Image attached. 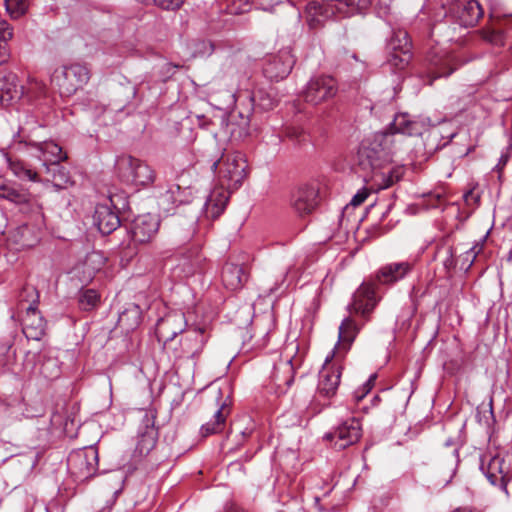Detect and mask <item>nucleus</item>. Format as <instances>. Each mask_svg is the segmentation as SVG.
Returning <instances> with one entry per match:
<instances>
[{
  "instance_id": "1",
  "label": "nucleus",
  "mask_w": 512,
  "mask_h": 512,
  "mask_svg": "<svg viewBox=\"0 0 512 512\" xmlns=\"http://www.w3.org/2000/svg\"><path fill=\"white\" fill-rule=\"evenodd\" d=\"M398 149L395 140L390 133H375L364 139L357 151L355 165L356 172L368 182L376 176H385L382 171L392 162L393 156Z\"/></svg>"
},
{
  "instance_id": "2",
  "label": "nucleus",
  "mask_w": 512,
  "mask_h": 512,
  "mask_svg": "<svg viewBox=\"0 0 512 512\" xmlns=\"http://www.w3.org/2000/svg\"><path fill=\"white\" fill-rule=\"evenodd\" d=\"M247 161L240 152L223 154L211 168L217 173L218 182L227 189L237 190L247 175Z\"/></svg>"
},
{
  "instance_id": "3",
  "label": "nucleus",
  "mask_w": 512,
  "mask_h": 512,
  "mask_svg": "<svg viewBox=\"0 0 512 512\" xmlns=\"http://www.w3.org/2000/svg\"><path fill=\"white\" fill-rule=\"evenodd\" d=\"M90 79V69L85 64L63 65L53 72L51 82L62 97H71L82 89Z\"/></svg>"
},
{
  "instance_id": "4",
  "label": "nucleus",
  "mask_w": 512,
  "mask_h": 512,
  "mask_svg": "<svg viewBox=\"0 0 512 512\" xmlns=\"http://www.w3.org/2000/svg\"><path fill=\"white\" fill-rule=\"evenodd\" d=\"M385 63L395 71H403L410 64L412 53V42L407 31L394 30L385 46Z\"/></svg>"
},
{
  "instance_id": "5",
  "label": "nucleus",
  "mask_w": 512,
  "mask_h": 512,
  "mask_svg": "<svg viewBox=\"0 0 512 512\" xmlns=\"http://www.w3.org/2000/svg\"><path fill=\"white\" fill-rule=\"evenodd\" d=\"M116 170L119 177L136 186H149L155 181V171L144 161L130 155L117 159Z\"/></svg>"
},
{
  "instance_id": "6",
  "label": "nucleus",
  "mask_w": 512,
  "mask_h": 512,
  "mask_svg": "<svg viewBox=\"0 0 512 512\" xmlns=\"http://www.w3.org/2000/svg\"><path fill=\"white\" fill-rule=\"evenodd\" d=\"M98 450L94 446H88L72 451L67 459V467L70 474L78 481H85L96 474L98 469Z\"/></svg>"
},
{
  "instance_id": "7",
  "label": "nucleus",
  "mask_w": 512,
  "mask_h": 512,
  "mask_svg": "<svg viewBox=\"0 0 512 512\" xmlns=\"http://www.w3.org/2000/svg\"><path fill=\"white\" fill-rule=\"evenodd\" d=\"M480 470L491 485L498 487L506 494L507 483L512 478V468L500 454H485L480 460Z\"/></svg>"
},
{
  "instance_id": "8",
  "label": "nucleus",
  "mask_w": 512,
  "mask_h": 512,
  "mask_svg": "<svg viewBox=\"0 0 512 512\" xmlns=\"http://www.w3.org/2000/svg\"><path fill=\"white\" fill-rule=\"evenodd\" d=\"M22 144L35 147L38 152L37 157L41 161L40 170H44L45 166H53L67 159L66 153L62 151L57 143L53 141L32 142L22 135V131L19 130L13 137L11 147L19 150Z\"/></svg>"
},
{
  "instance_id": "9",
  "label": "nucleus",
  "mask_w": 512,
  "mask_h": 512,
  "mask_svg": "<svg viewBox=\"0 0 512 512\" xmlns=\"http://www.w3.org/2000/svg\"><path fill=\"white\" fill-rule=\"evenodd\" d=\"M337 81L328 75L312 77L302 91L305 102L312 105H319L334 98L337 94Z\"/></svg>"
},
{
  "instance_id": "10",
  "label": "nucleus",
  "mask_w": 512,
  "mask_h": 512,
  "mask_svg": "<svg viewBox=\"0 0 512 512\" xmlns=\"http://www.w3.org/2000/svg\"><path fill=\"white\" fill-rule=\"evenodd\" d=\"M362 435V426L357 418H349L341 422L331 432L325 435L335 449L343 450L359 441Z\"/></svg>"
},
{
  "instance_id": "11",
  "label": "nucleus",
  "mask_w": 512,
  "mask_h": 512,
  "mask_svg": "<svg viewBox=\"0 0 512 512\" xmlns=\"http://www.w3.org/2000/svg\"><path fill=\"white\" fill-rule=\"evenodd\" d=\"M295 64V58L289 48H283L278 53L270 55L263 67L264 75L270 80L278 81L287 77Z\"/></svg>"
},
{
  "instance_id": "12",
  "label": "nucleus",
  "mask_w": 512,
  "mask_h": 512,
  "mask_svg": "<svg viewBox=\"0 0 512 512\" xmlns=\"http://www.w3.org/2000/svg\"><path fill=\"white\" fill-rule=\"evenodd\" d=\"M483 16L477 0H455L450 4V18L461 27H472Z\"/></svg>"
},
{
  "instance_id": "13",
  "label": "nucleus",
  "mask_w": 512,
  "mask_h": 512,
  "mask_svg": "<svg viewBox=\"0 0 512 512\" xmlns=\"http://www.w3.org/2000/svg\"><path fill=\"white\" fill-rule=\"evenodd\" d=\"M377 304L375 286L371 282H363L355 291L348 311L362 316L366 321Z\"/></svg>"
},
{
  "instance_id": "14",
  "label": "nucleus",
  "mask_w": 512,
  "mask_h": 512,
  "mask_svg": "<svg viewBox=\"0 0 512 512\" xmlns=\"http://www.w3.org/2000/svg\"><path fill=\"white\" fill-rule=\"evenodd\" d=\"M319 189L316 185L298 187L291 196V206L300 216L312 213L318 205Z\"/></svg>"
},
{
  "instance_id": "15",
  "label": "nucleus",
  "mask_w": 512,
  "mask_h": 512,
  "mask_svg": "<svg viewBox=\"0 0 512 512\" xmlns=\"http://www.w3.org/2000/svg\"><path fill=\"white\" fill-rule=\"evenodd\" d=\"M340 378L341 366L331 363L330 357H327L319 371L318 393L327 398L334 396L340 384Z\"/></svg>"
},
{
  "instance_id": "16",
  "label": "nucleus",
  "mask_w": 512,
  "mask_h": 512,
  "mask_svg": "<svg viewBox=\"0 0 512 512\" xmlns=\"http://www.w3.org/2000/svg\"><path fill=\"white\" fill-rule=\"evenodd\" d=\"M160 220L150 213L137 216L131 226L134 242L145 244L150 242L158 232Z\"/></svg>"
},
{
  "instance_id": "17",
  "label": "nucleus",
  "mask_w": 512,
  "mask_h": 512,
  "mask_svg": "<svg viewBox=\"0 0 512 512\" xmlns=\"http://www.w3.org/2000/svg\"><path fill=\"white\" fill-rule=\"evenodd\" d=\"M205 257L202 255L198 247H192L183 253L179 259L178 264L174 268V273L178 277H190L196 273L204 271Z\"/></svg>"
},
{
  "instance_id": "18",
  "label": "nucleus",
  "mask_w": 512,
  "mask_h": 512,
  "mask_svg": "<svg viewBox=\"0 0 512 512\" xmlns=\"http://www.w3.org/2000/svg\"><path fill=\"white\" fill-rule=\"evenodd\" d=\"M185 318L181 313H169L156 324L155 334L159 341L167 343L184 331Z\"/></svg>"
},
{
  "instance_id": "19",
  "label": "nucleus",
  "mask_w": 512,
  "mask_h": 512,
  "mask_svg": "<svg viewBox=\"0 0 512 512\" xmlns=\"http://www.w3.org/2000/svg\"><path fill=\"white\" fill-rule=\"evenodd\" d=\"M46 322L37 309V300L26 308L23 319V333L27 339L39 341L45 335Z\"/></svg>"
},
{
  "instance_id": "20",
  "label": "nucleus",
  "mask_w": 512,
  "mask_h": 512,
  "mask_svg": "<svg viewBox=\"0 0 512 512\" xmlns=\"http://www.w3.org/2000/svg\"><path fill=\"white\" fill-rule=\"evenodd\" d=\"M93 220L98 230L104 235L112 233L120 226L118 212L108 203H102L96 206Z\"/></svg>"
},
{
  "instance_id": "21",
  "label": "nucleus",
  "mask_w": 512,
  "mask_h": 512,
  "mask_svg": "<svg viewBox=\"0 0 512 512\" xmlns=\"http://www.w3.org/2000/svg\"><path fill=\"white\" fill-rule=\"evenodd\" d=\"M24 96V86L14 73L0 75V104L8 106Z\"/></svg>"
},
{
  "instance_id": "22",
  "label": "nucleus",
  "mask_w": 512,
  "mask_h": 512,
  "mask_svg": "<svg viewBox=\"0 0 512 512\" xmlns=\"http://www.w3.org/2000/svg\"><path fill=\"white\" fill-rule=\"evenodd\" d=\"M422 131L423 124L420 121L412 119V117L407 113H399L395 115L389 129L387 131H383L382 133H390L393 135L396 143L398 141L396 139V134L417 136L421 135Z\"/></svg>"
},
{
  "instance_id": "23",
  "label": "nucleus",
  "mask_w": 512,
  "mask_h": 512,
  "mask_svg": "<svg viewBox=\"0 0 512 512\" xmlns=\"http://www.w3.org/2000/svg\"><path fill=\"white\" fill-rule=\"evenodd\" d=\"M233 191L220 184L219 187H215L208 195L204 204L206 216L212 219L218 218L225 210L229 195Z\"/></svg>"
},
{
  "instance_id": "24",
  "label": "nucleus",
  "mask_w": 512,
  "mask_h": 512,
  "mask_svg": "<svg viewBox=\"0 0 512 512\" xmlns=\"http://www.w3.org/2000/svg\"><path fill=\"white\" fill-rule=\"evenodd\" d=\"M412 268L413 263L408 261L389 263L378 270L376 279L380 284H393L403 279Z\"/></svg>"
},
{
  "instance_id": "25",
  "label": "nucleus",
  "mask_w": 512,
  "mask_h": 512,
  "mask_svg": "<svg viewBox=\"0 0 512 512\" xmlns=\"http://www.w3.org/2000/svg\"><path fill=\"white\" fill-rule=\"evenodd\" d=\"M221 277L226 289L236 291L244 286L248 279V273L244 266L227 262L222 268Z\"/></svg>"
},
{
  "instance_id": "26",
  "label": "nucleus",
  "mask_w": 512,
  "mask_h": 512,
  "mask_svg": "<svg viewBox=\"0 0 512 512\" xmlns=\"http://www.w3.org/2000/svg\"><path fill=\"white\" fill-rule=\"evenodd\" d=\"M426 59L431 69H435V71H431L434 74L433 78L429 81L431 85L433 80L444 77L448 73L447 50L444 47H440L438 43L431 45Z\"/></svg>"
},
{
  "instance_id": "27",
  "label": "nucleus",
  "mask_w": 512,
  "mask_h": 512,
  "mask_svg": "<svg viewBox=\"0 0 512 512\" xmlns=\"http://www.w3.org/2000/svg\"><path fill=\"white\" fill-rule=\"evenodd\" d=\"M39 173L57 189H66L74 183L69 171L61 165V162L53 166H45V169L39 170Z\"/></svg>"
},
{
  "instance_id": "28",
  "label": "nucleus",
  "mask_w": 512,
  "mask_h": 512,
  "mask_svg": "<svg viewBox=\"0 0 512 512\" xmlns=\"http://www.w3.org/2000/svg\"><path fill=\"white\" fill-rule=\"evenodd\" d=\"M207 341L203 328H195L186 331L181 340L182 349L191 357H195L201 353Z\"/></svg>"
},
{
  "instance_id": "29",
  "label": "nucleus",
  "mask_w": 512,
  "mask_h": 512,
  "mask_svg": "<svg viewBox=\"0 0 512 512\" xmlns=\"http://www.w3.org/2000/svg\"><path fill=\"white\" fill-rule=\"evenodd\" d=\"M359 331L360 327L356 324L353 318L346 317L343 319L339 326V341L336 348L347 351L355 340Z\"/></svg>"
},
{
  "instance_id": "30",
  "label": "nucleus",
  "mask_w": 512,
  "mask_h": 512,
  "mask_svg": "<svg viewBox=\"0 0 512 512\" xmlns=\"http://www.w3.org/2000/svg\"><path fill=\"white\" fill-rule=\"evenodd\" d=\"M136 96V87L127 85L121 86L116 91V97L108 104L105 110L110 112H123L129 105L132 99Z\"/></svg>"
},
{
  "instance_id": "31",
  "label": "nucleus",
  "mask_w": 512,
  "mask_h": 512,
  "mask_svg": "<svg viewBox=\"0 0 512 512\" xmlns=\"http://www.w3.org/2000/svg\"><path fill=\"white\" fill-rule=\"evenodd\" d=\"M227 414L228 411L225 408V405L222 404L214 413L213 420L201 426V435L203 437H208L210 435L222 432L225 428Z\"/></svg>"
},
{
  "instance_id": "32",
  "label": "nucleus",
  "mask_w": 512,
  "mask_h": 512,
  "mask_svg": "<svg viewBox=\"0 0 512 512\" xmlns=\"http://www.w3.org/2000/svg\"><path fill=\"white\" fill-rule=\"evenodd\" d=\"M0 197L16 204H22L28 202L29 193L18 184L7 183L0 185Z\"/></svg>"
},
{
  "instance_id": "33",
  "label": "nucleus",
  "mask_w": 512,
  "mask_h": 512,
  "mask_svg": "<svg viewBox=\"0 0 512 512\" xmlns=\"http://www.w3.org/2000/svg\"><path fill=\"white\" fill-rule=\"evenodd\" d=\"M119 323L127 329H134L141 322V309L137 304H131L120 315Z\"/></svg>"
},
{
  "instance_id": "34",
  "label": "nucleus",
  "mask_w": 512,
  "mask_h": 512,
  "mask_svg": "<svg viewBox=\"0 0 512 512\" xmlns=\"http://www.w3.org/2000/svg\"><path fill=\"white\" fill-rule=\"evenodd\" d=\"M156 445V436L153 430L146 431L145 433L141 434L138 438L135 450H134V456L143 457L149 454V452L155 447Z\"/></svg>"
},
{
  "instance_id": "35",
  "label": "nucleus",
  "mask_w": 512,
  "mask_h": 512,
  "mask_svg": "<svg viewBox=\"0 0 512 512\" xmlns=\"http://www.w3.org/2000/svg\"><path fill=\"white\" fill-rule=\"evenodd\" d=\"M99 294L94 289H86L79 295V306L84 311H90L99 303Z\"/></svg>"
},
{
  "instance_id": "36",
  "label": "nucleus",
  "mask_w": 512,
  "mask_h": 512,
  "mask_svg": "<svg viewBox=\"0 0 512 512\" xmlns=\"http://www.w3.org/2000/svg\"><path fill=\"white\" fill-rule=\"evenodd\" d=\"M46 85L35 78H29L27 85L24 86V95L29 99H37L46 94Z\"/></svg>"
},
{
  "instance_id": "37",
  "label": "nucleus",
  "mask_w": 512,
  "mask_h": 512,
  "mask_svg": "<svg viewBox=\"0 0 512 512\" xmlns=\"http://www.w3.org/2000/svg\"><path fill=\"white\" fill-rule=\"evenodd\" d=\"M6 10L13 18H19L25 14L27 4L25 0H5Z\"/></svg>"
},
{
  "instance_id": "38",
  "label": "nucleus",
  "mask_w": 512,
  "mask_h": 512,
  "mask_svg": "<svg viewBox=\"0 0 512 512\" xmlns=\"http://www.w3.org/2000/svg\"><path fill=\"white\" fill-rule=\"evenodd\" d=\"M215 50V45L210 40H197L194 42L193 55L204 57L210 56Z\"/></svg>"
},
{
  "instance_id": "39",
  "label": "nucleus",
  "mask_w": 512,
  "mask_h": 512,
  "mask_svg": "<svg viewBox=\"0 0 512 512\" xmlns=\"http://www.w3.org/2000/svg\"><path fill=\"white\" fill-rule=\"evenodd\" d=\"M41 372L46 378L53 379L58 377L60 369L54 359H47L41 366Z\"/></svg>"
},
{
  "instance_id": "40",
  "label": "nucleus",
  "mask_w": 512,
  "mask_h": 512,
  "mask_svg": "<svg viewBox=\"0 0 512 512\" xmlns=\"http://www.w3.org/2000/svg\"><path fill=\"white\" fill-rule=\"evenodd\" d=\"M511 150H512V143H508V145L501 152L498 163L495 165V167L493 169L494 171L498 172L499 180H501L503 169L510 159Z\"/></svg>"
},
{
  "instance_id": "41",
  "label": "nucleus",
  "mask_w": 512,
  "mask_h": 512,
  "mask_svg": "<svg viewBox=\"0 0 512 512\" xmlns=\"http://www.w3.org/2000/svg\"><path fill=\"white\" fill-rule=\"evenodd\" d=\"M181 188L179 185H172L166 193L162 196V199L171 204L181 203L182 199H180L177 195L180 194Z\"/></svg>"
},
{
  "instance_id": "42",
  "label": "nucleus",
  "mask_w": 512,
  "mask_h": 512,
  "mask_svg": "<svg viewBox=\"0 0 512 512\" xmlns=\"http://www.w3.org/2000/svg\"><path fill=\"white\" fill-rule=\"evenodd\" d=\"M185 0H152L151 3L166 10H176L181 7Z\"/></svg>"
},
{
  "instance_id": "43",
  "label": "nucleus",
  "mask_w": 512,
  "mask_h": 512,
  "mask_svg": "<svg viewBox=\"0 0 512 512\" xmlns=\"http://www.w3.org/2000/svg\"><path fill=\"white\" fill-rule=\"evenodd\" d=\"M427 291H428L427 287L423 288V287H416V286H414L412 288V291L410 293V297H411V300H412V302L414 303V305L416 307L420 304L422 298L426 295Z\"/></svg>"
},
{
  "instance_id": "44",
  "label": "nucleus",
  "mask_w": 512,
  "mask_h": 512,
  "mask_svg": "<svg viewBox=\"0 0 512 512\" xmlns=\"http://www.w3.org/2000/svg\"><path fill=\"white\" fill-rule=\"evenodd\" d=\"M12 37L13 31L10 25L4 20H0V40H11Z\"/></svg>"
},
{
  "instance_id": "45",
  "label": "nucleus",
  "mask_w": 512,
  "mask_h": 512,
  "mask_svg": "<svg viewBox=\"0 0 512 512\" xmlns=\"http://www.w3.org/2000/svg\"><path fill=\"white\" fill-rule=\"evenodd\" d=\"M434 259L440 260L441 263L444 265V267H447V265H448V248L445 246V244H443L437 248Z\"/></svg>"
},
{
  "instance_id": "46",
  "label": "nucleus",
  "mask_w": 512,
  "mask_h": 512,
  "mask_svg": "<svg viewBox=\"0 0 512 512\" xmlns=\"http://www.w3.org/2000/svg\"><path fill=\"white\" fill-rule=\"evenodd\" d=\"M369 191L365 188L359 190L351 199L350 204L352 206H359L361 205L368 197Z\"/></svg>"
},
{
  "instance_id": "47",
  "label": "nucleus",
  "mask_w": 512,
  "mask_h": 512,
  "mask_svg": "<svg viewBox=\"0 0 512 512\" xmlns=\"http://www.w3.org/2000/svg\"><path fill=\"white\" fill-rule=\"evenodd\" d=\"M8 41L9 40H0V65L7 63L10 58Z\"/></svg>"
},
{
  "instance_id": "48",
  "label": "nucleus",
  "mask_w": 512,
  "mask_h": 512,
  "mask_svg": "<svg viewBox=\"0 0 512 512\" xmlns=\"http://www.w3.org/2000/svg\"><path fill=\"white\" fill-rule=\"evenodd\" d=\"M460 292H457V295L454 296L453 298L450 297V307L451 306H454L455 307V315H456V322L458 325H461V322H462V315H461V311L459 309L460 305H459V302H460Z\"/></svg>"
},
{
  "instance_id": "49",
  "label": "nucleus",
  "mask_w": 512,
  "mask_h": 512,
  "mask_svg": "<svg viewBox=\"0 0 512 512\" xmlns=\"http://www.w3.org/2000/svg\"><path fill=\"white\" fill-rule=\"evenodd\" d=\"M462 198L465 201V203L469 206L479 201V196L475 195L472 190L466 191L462 195Z\"/></svg>"
},
{
  "instance_id": "50",
  "label": "nucleus",
  "mask_w": 512,
  "mask_h": 512,
  "mask_svg": "<svg viewBox=\"0 0 512 512\" xmlns=\"http://www.w3.org/2000/svg\"><path fill=\"white\" fill-rule=\"evenodd\" d=\"M483 408H487V412L489 413V416L485 417V423L486 425H490V423L494 422V414H493V407H492V399H490L489 403L487 405H483Z\"/></svg>"
},
{
  "instance_id": "51",
  "label": "nucleus",
  "mask_w": 512,
  "mask_h": 512,
  "mask_svg": "<svg viewBox=\"0 0 512 512\" xmlns=\"http://www.w3.org/2000/svg\"><path fill=\"white\" fill-rule=\"evenodd\" d=\"M223 512H248V511L235 503H228L225 505Z\"/></svg>"
},
{
  "instance_id": "52",
  "label": "nucleus",
  "mask_w": 512,
  "mask_h": 512,
  "mask_svg": "<svg viewBox=\"0 0 512 512\" xmlns=\"http://www.w3.org/2000/svg\"><path fill=\"white\" fill-rule=\"evenodd\" d=\"M376 378V374H372L369 377V379L363 384L361 390L365 391L368 394L370 390L373 388Z\"/></svg>"
},
{
  "instance_id": "53",
  "label": "nucleus",
  "mask_w": 512,
  "mask_h": 512,
  "mask_svg": "<svg viewBox=\"0 0 512 512\" xmlns=\"http://www.w3.org/2000/svg\"><path fill=\"white\" fill-rule=\"evenodd\" d=\"M376 378V374H372L369 377V379L363 384L361 390L365 391L368 394L370 390L373 388Z\"/></svg>"
},
{
  "instance_id": "54",
  "label": "nucleus",
  "mask_w": 512,
  "mask_h": 512,
  "mask_svg": "<svg viewBox=\"0 0 512 512\" xmlns=\"http://www.w3.org/2000/svg\"><path fill=\"white\" fill-rule=\"evenodd\" d=\"M376 378V374H372L369 377V379L363 384L361 390L365 391L368 394L370 390L373 388Z\"/></svg>"
},
{
  "instance_id": "55",
  "label": "nucleus",
  "mask_w": 512,
  "mask_h": 512,
  "mask_svg": "<svg viewBox=\"0 0 512 512\" xmlns=\"http://www.w3.org/2000/svg\"><path fill=\"white\" fill-rule=\"evenodd\" d=\"M261 103L259 105L266 110L273 109V107L276 105V101L270 98H264L260 97Z\"/></svg>"
},
{
  "instance_id": "56",
  "label": "nucleus",
  "mask_w": 512,
  "mask_h": 512,
  "mask_svg": "<svg viewBox=\"0 0 512 512\" xmlns=\"http://www.w3.org/2000/svg\"><path fill=\"white\" fill-rule=\"evenodd\" d=\"M450 208H455L456 211H457V215L456 217L460 220V221H464L468 218L469 214L466 213L465 215H463L462 213H460V208H459V205L456 204V203H452L450 204Z\"/></svg>"
},
{
  "instance_id": "57",
  "label": "nucleus",
  "mask_w": 512,
  "mask_h": 512,
  "mask_svg": "<svg viewBox=\"0 0 512 512\" xmlns=\"http://www.w3.org/2000/svg\"><path fill=\"white\" fill-rule=\"evenodd\" d=\"M388 179L385 183V186H390L392 185L395 181H398L399 180V176L398 175H394V173L392 171H388Z\"/></svg>"
},
{
  "instance_id": "58",
  "label": "nucleus",
  "mask_w": 512,
  "mask_h": 512,
  "mask_svg": "<svg viewBox=\"0 0 512 512\" xmlns=\"http://www.w3.org/2000/svg\"><path fill=\"white\" fill-rule=\"evenodd\" d=\"M22 293H26L27 295H35L36 298L34 300L38 301V294L34 287H24ZM20 297H23V294H20Z\"/></svg>"
},
{
  "instance_id": "59",
  "label": "nucleus",
  "mask_w": 512,
  "mask_h": 512,
  "mask_svg": "<svg viewBox=\"0 0 512 512\" xmlns=\"http://www.w3.org/2000/svg\"><path fill=\"white\" fill-rule=\"evenodd\" d=\"M366 394L367 393L365 391L361 390V389L357 390V391L354 392V395H353L354 400L356 402H360L366 396Z\"/></svg>"
},
{
  "instance_id": "60",
  "label": "nucleus",
  "mask_w": 512,
  "mask_h": 512,
  "mask_svg": "<svg viewBox=\"0 0 512 512\" xmlns=\"http://www.w3.org/2000/svg\"><path fill=\"white\" fill-rule=\"evenodd\" d=\"M26 174H27V176H28V178L30 180H33V181L37 180V176H38L37 172L31 171V170H27Z\"/></svg>"
},
{
  "instance_id": "61",
  "label": "nucleus",
  "mask_w": 512,
  "mask_h": 512,
  "mask_svg": "<svg viewBox=\"0 0 512 512\" xmlns=\"http://www.w3.org/2000/svg\"><path fill=\"white\" fill-rule=\"evenodd\" d=\"M437 202H439V204H433V206H435V207H442L443 203L445 202V200L441 199L440 196H437Z\"/></svg>"
},
{
  "instance_id": "62",
  "label": "nucleus",
  "mask_w": 512,
  "mask_h": 512,
  "mask_svg": "<svg viewBox=\"0 0 512 512\" xmlns=\"http://www.w3.org/2000/svg\"><path fill=\"white\" fill-rule=\"evenodd\" d=\"M164 67L167 69V72H170L172 69L176 68L177 66L172 65L171 63H166Z\"/></svg>"
},
{
  "instance_id": "63",
  "label": "nucleus",
  "mask_w": 512,
  "mask_h": 512,
  "mask_svg": "<svg viewBox=\"0 0 512 512\" xmlns=\"http://www.w3.org/2000/svg\"><path fill=\"white\" fill-rule=\"evenodd\" d=\"M465 494H466L468 500L471 501L472 500V492L468 488H465Z\"/></svg>"
},
{
  "instance_id": "64",
  "label": "nucleus",
  "mask_w": 512,
  "mask_h": 512,
  "mask_svg": "<svg viewBox=\"0 0 512 512\" xmlns=\"http://www.w3.org/2000/svg\"><path fill=\"white\" fill-rule=\"evenodd\" d=\"M453 454H454V456L456 457V459H457V464H458V463H459V450H458V449H455V450L453 451Z\"/></svg>"
}]
</instances>
